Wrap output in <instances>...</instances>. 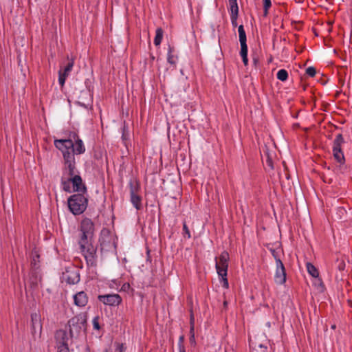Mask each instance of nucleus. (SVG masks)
I'll return each instance as SVG.
<instances>
[{
  "instance_id": "f257e3e1",
  "label": "nucleus",
  "mask_w": 352,
  "mask_h": 352,
  "mask_svg": "<svg viewBox=\"0 0 352 352\" xmlns=\"http://www.w3.org/2000/svg\"><path fill=\"white\" fill-rule=\"evenodd\" d=\"M80 232L78 243L87 263L90 266L96 265L97 248L92 244L95 232V226L91 219L83 218L79 225Z\"/></svg>"
},
{
  "instance_id": "f03ea898",
  "label": "nucleus",
  "mask_w": 352,
  "mask_h": 352,
  "mask_svg": "<svg viewBox=\"0 0 352 352\" xmlns=\"http://www.w3.org/2000/svg\"><path fill=\"white\" fill-rule=\"evenodd\" d=\"M86 313H80L72 317L67 322L70 338H78L85 335L87 326Z\"/></svg>"
},
{
  "instance_id": "7ed1b4c3",
  "label": "nucleus",
  "mask_w": 352,
  "mask_h": 352,
  "mask_svg": "<svg viewBox=\"0 0 352 352\" xmlns=\"http://www.w3.org/2000/svg\"><path fill=\"white\" fill-rule=\"evenodd\" d=\"M67 204L70 212L74 215H79L87 209L88 199L85 194L77 193L68 198Z\"/></svg>"
},
{
  "instance_id": "20e7f679",
  "label": "nucleus",
  "mask_w": 352,
  "mask_h": 352,
  "mask_svg": "<svg viewBox=\"0 0 352 352\" xmlns=\"http://www.w3.org/2000/svg\"><path fill=\"white\" fill-rule=\"evenodd\" d=\"M215 260L217 272L219 276L221 278L223 287L228 288L229 283L227 278V272L228 267L229 254L227 252L224 251L221 254L219 260L217 261V258H216Z\"/></svg>"
},
{
  "instance_id": "39448f33",
  "label": "nucleus",
  "mask_w": 352,
  "mask_h": 352,
  "mask_svg": "<svg viewBox=\"0 0 352 352\" xmlns=\"http://www.w3.org/2000/svg\"><path fill=\"white\" fill-rule=\"evenodd\" d=\"M65 166L63 169L62 177H72L76 175L75 157L72 153H67L65 155Z\"/></svg>"
},
{
  "instance_id": "423d86ee",
  "label": "nucleus",
  "mask_w": 352,
  "mask_h": 352,
  "mask_svg": "<svg viewBox=\"0 0 352 352\" xmlns=\"http://www.w3.org/2000/svg\"><path fill=\"white\" fill-rule=\"evenodd\" d=\"M344 143V138L341 133L336 135L333 146V153L336 160L342 164L345 162L344 156L341 148L342 144Z\"/></svg>"
},
{
  "instance_id": "0eeeda50",
  "label": "nucleus",
  "mask_w": 352,
  "mask_h": 352,
  "mask_svg": "<svg viewBox=\"0 0 352 352\" xmlns=\"http://www.w3.org/2000/svg\"><path fill=\"white\" fill-rule=\"evenodd\" d=\"M63 279L68 284L74 285L80 281V272L74 266L67 267L63 272Z\"/></svg>"
},
{
  "instance_id": "6e6552de",
  "label": "nucleus",
  "mask_w": 352,
  "mask_h": 352,
  "mask_svg": "<svg viewBox=\"0 0 352 352\" xmlns=\"http://www.w3.org/2000/svg\"><path fill=\"white\" fill-rule=\"evenodd\" d=\"M54 145L58 150L61 151L63 158H65V155L67 153H72L71 149L74 146V142L70 139L56 140L54 141Z\"/></svg>"
},
{
  "instance_id": "1a4fd4ad",
  "label": "nucleus",
  "mask_w": 352,
  "mask_h": 352,
  "mask_svg": "<svg viewBox=\"0 0 352 352\" xmlns=\"http://www.w3.org/2000/svg\"><path fill=\"white\" fill-rule=\"evenodd\" d=\"M98 300L104 305L109 306H118L122 302V298L119 294L99 295Z\"/></svg>"
},
{
  "instance_id": "9d476101",
  "label": "nucleus",
  "mask_w": 352,
  "mask_h": 352,
  "mask_svg": "<svg viewBox=\"0 0 352 352\" xmlns=\"http://www.w3.org/2000/svg\"><path fill=\"white\" fill-rule=\"evenodd\" d=\"M69 180L72 184L74 192H78L81 194H85L87 192V187L79 175L69 177Z\"/></svg>"
},
{
  "instance_id": "9b49d317",
  "label": "nucleus",
  "mask_w": 352,
  "mask_h": 352,
  "mask_svg": "<svg viewBox=\"0 0 352 352\" xmlns=\"http://www.w3.org/2000/svg\"><path fill=\"white\" fill-rule=\"evenodd\" d=\"M55 339L57 347H69V341L72 338L68 337L66 330L59 329L55 333Z\"/></svg>"
},
{
  "instance_id": "f8f14e48",
  "label": "nucleus",
  "mask_w": 352,
  "mask_h": 352,
  "mask_svg": "<svg viewBox=\"0 0 352 352\" xmlns=\"http://www.w3.org/2000/svg\"><path fill=\"white\" fill-rule=\"evenodd\" d=\"M276 267L275 282L279 285L284 284L286 281V271L283 262L278 261V263L276 264Z\"/></svg>"
},
{
  "instance_id": "ddd939ff",
  "label": "nucleus",
  "mask_w": 352,
  "mask_h": 352,
  "mask_svg": "<svg viewBox=\"0 0 352 352\" xmlns=\"http://www.w3.org/2000/svg\"><path fill=\"white\" fill-rule=\"evenodd\" d=\"M41 280V277L39 274L35 270L32 271L29 275V278L25 285V289H27V287H28L30 290H35L37 289Z\"/></svg>"
},
{
  "instance_id": "4468645a",
  "label": "nucleus",
  "mask_w": 352,
  "mask_h": 352,
  "mask_svg": "<svg viewBox=\"0 0 352 352\" xmlns=\"http://www.w3.org/2000/svg\"><path fill=\"white\" fill-rule=\"evenodd\" d=\"M74 64V59L72 58L71 60H69V62H68L67 65L65 66L63 72H62L61 70L59 71L58 82H59V84L60 85V86L63 87L64 85V84L65 82L66 78L68 76L70 72L72 71Z\"/></svg>"
},
{
  "instance_id": "2eb2a0df",
  "label": "nucleus",
  "mask_w": 352,
  "mask_h": 352,
  "mask_svg": "<svg viewBox=\"0 0 352 352\" xmlns=\"http://www.w3.org/2000/svg\"><path fill=\"white\" fill-rule=\"evenodd\" d=\"M31 328L32 334L36 333L37 331H41L42 324L41 322V318L36 313L31 314Z\"/></svg>"
},
{
  "instance_id": "dca6fc26",
  "label": "nucleus",
  "mask_w": 352,
  "mask_h": 352,
  "mask_svg": "<svg viewBox=\"0 0 352 352\" xmlns=\"http://www.w3.org/2000/svg\"><path fill=\"white\" fill-rule=\"evenodd\" d=\"M74 300L76 305L85 307L88 302V297L85 292H79L74 296Z\"/></svg>"
},
{
  "instance_id": "f3484780",
  "label": "nucleus",
  "mask_w": 352,
  "mask_h": 352,
  "mask_svg": "<svg viewBox=\"0 0 352 352\" xmlns=\"http://www.w3.org/2000/svg\"><path fill=\"white\" fill-rule=\"evenodd\" d=\"M76 136L77 139L75 140V142L74 143V146L71 149V152H72V154L74 155V154H82L85 151V148L82 141L77 135Z\"/></svg>"
},
{
  "instance_id": "a211bd4d",
  "label": "nucleus",
  "mask_w": 352,
  "mask_h": 352,
  "mask_svg": "<svg viewBox=\"0 0 352 352\" xmlns=\"http://www.w3.org/2000/svg\"><path fill=\"white\" fill-rule=\"evenodd\" d=\"M230 8V17L232 22H236L238 17L239 8L236 0H228Z\"/></svg>"
},
{
  "instance_id": "6ab92c4d",
  "label": "nucleus",
  "mask_w": 352,
  "mask_h": 352,
  "mask_svg": "<svg viewBox=\"0 0 352 352\" xmlns=\"http://www.w3.org/2000/svg\"><path fill=\"white\" fill-rule=\"evenodd\" d=\"M130 201L133 206L138 210H140L142 209V197L138 195V193L130 195Z\"/></svg>"
},
{
  "instance_id": "aec40b11",
  "label": "nucleus",
  "mask_w": 352,
  "mask_h": 352,
  "mask_svg": "<svg viewBox=\"0 0 352 352\" xmlns=\"http://www.w3.org/2000/svg\"><path fill=\"white\" fill-rule=\"evenodd\" d=\"M239 36V41L241 44V47H248L246 44V34L243 28V25H240L238 28Z\"/></svg>"
},
{
  "instance_id": "412c9836",
  "label": "nucleus",
  "mask_w": 352,
  "mask_h": 352,
  "mask_svg": "<svg viewBox=\"0 0 352 352\" xmlns=\"http://www.w3.org/2000/svg\"><path fill=\"white\" fill-rule=\"evenodd\" d=\"M129 189H130V195L138 193L140 190V184L139 182L134 179L131 180L129 184Z\"/></svg>"
},
{
  "instance_id": "4be33fe9",
  "label": "nucleus",
  "mask_w": 352,
  "mask_h": 352,
  "mask_svg": "<svg viewBox=\"0 0 352 352\" xmlns=\"http://www.w3.org/2000/svg\"><path fill=\"white\" fill-rule=\"evenodd\" d=\"M307 270L308 273L314 278H318L319 276V272L317 268L311 263H307Z\"/></svg>"
},
{
  "instance_id": "5701e85b",
  "label": "nucleus",
  "mask_w": 352,
  "mask_h": 352,
  "mask_svg": "<svg viewBox=\"0 0 352 352\" xmlns=\"http://www.w3.org/2000/svg\"><path fill=\"white\" fill-rule=\"evenodd\" d=\"M163 34H164V31L161 28H158L156 30V34H155V37L154 38V44L156 46L160 45L162 38H163Z\"/></svg>"
},
{
  "instance_id": "b1692460",
  "label": "nucleus",
  "mask_w": 352,
  "mask_h": 352,
  "mask_svg": "<svg viewBox=\"0 0 352 352\" xmlns=\"http://www.w3.org/2000/svg\"><path fill=\"white\" fill-rule=\"evenodd\" d=\"M71 181L69 180V177H61V185L63 186V189L65 192H70L71 187H70Z\"/></svg>"
},
{
  "instance_id": "393cba45",
  "label": "nucleus",
  "mask_w": 352,
  "mask_h": 352,
  "mask_svg": "<svg viewBox=\"0 0 352 352\" xmlns=\"http://www.w3.org/2000/svg\"><path fill=\"white\" fill-rule=\"evenodd\" d=\"M240 54H241V56L242 57V60H243L244 65H247L248 63V47H241Z\"/></svg>"
},
{
  "instance_id": "a878e982",
  "label": "nucleus",
  "mask_w": 352,
  "mask_h": 352,
  "mask_svg": "<svg viewBox=\"0 0 352 352\" xmlns=\"http://www.w3.org/2000/svg\"><path fill=\"white\" fill-rule=\"evenodd\" d=\"M287 78L288 73L285 69H281L277 72V78L279 80L285 81L287 79Z\"/></svg>"
},
{
  "instance_id": "bb28decb",
  "label": "nucleus",
  "mask_w": 352,
  "mask_h": 352,
  "mask_svg": "<svg viewBox=\"0 0 352 352\" xmlns=\"http://www.w3.org/2000/svg\"><path fill=\"white\" fill-rule=\"evenodd\" d=\"M173 51H174V48L171 46H169L167 60L171 65H175V60L174 58V56L173 54Z\"/></svg>"
},
{
  "instance_id": "cd10ccee",
  "label": "nucleus",
  "mask_w": 352,
  "mask_h": 352,
  "mask_svg": "<svg viewBox=\"0 0 352 352\" xmlns=\"http://www.w3.org/2000/svg\"><path fill=\"white\" fill-rule=\"evenodd\" d=\"M266 156L265 165L268 167V170L274 169V164L272 159L270 157L268 152L265 153Z\"/></svg>"
},
{
  "instance_id": "c85d7f7f",
  "label": "nucleus",
  "mask_w": 352,
  "mask_h": 352,
  "mask_svg": "<svg viewBox=\"0 0 352 352\" xmlns=\"http://www.w3.org/2000/svg\"><path fill=\"white\" fill-rule=\"evenodd\" d=\"M263 1L264 14L266 15L267 13L268 9L271 7L272 3H271V0H263Z\"/></svg>"
},
{
  "instance_id": "c756f323",
  "label": "nucleus",
  "mask_w": 352,
  "mask_h": 352,
  "mask_svg": "<svg viewBox=\"0 0 352 352\" xmlns=\"http://www.w3.org/2000/svg\"><path fill=\"white\" fill-rule=\"evenodd\" d=\"M115 345L116 346V352H124L125 351V347L124 346L123 344L116 342ZM104 352H109V351L106 350Z\"/></svg>"
},
{
  "instance_id": "7c9ffc66",
  "label": "nucleus",
  "mask_w": 352,
  "mask_h": 352,
  "mask_svg": "<svg viewBox=\"0 0 352 352\" xmlns=\"http://www.w3.org/2000/svg\"><path fill=\"white\" fill-rule=\"evenodd\" d=\"M306 74L311 77H314L316 74V70L314 67H309L306 69Z\"/></svg>"
},
{
  "instance_id": "2f4dec72",
  "label": "nucleus",
  "mask_w": 352,
  "mask_h": 352,
  "mask_svg": "<svg viewBox=\"0 0 352 352\" xmlns=\"http://www.w3.org/2000/svg\"><path fill=\"white\" fill-rule=\"evenodd\" d=\"M183 231H184V236L186 235L188 239H190L191 237L190 230H189L186 222L183 223Z\"/></svg>"
},
{
  "instance_id": "473e14b6",
  "label": "nucleus",
  "mask_w": 352,
  "mask_h": 352,
  "mask_svg": "<svg viewBox=\"0 0 352 352\" xmlns=\"http://www.w3.org/2000/svg\"><path fill=\"white\" fill-rule=\"evenodd\" d=\"M270 252L276 261V264L278 263V261H281L279 257L278 252L276 250L271 248Z\"/></svg>"
},
{
  "instance_id": "72a5a7b5",
  "label": "nucleus",
  "mask_w": 352,
  "mask_h": 352,
  "mask_svg": "<svg viewBox=\"0 0 352 352\" xmlns=\"http://www.w3.org/2000/svg\"><path fill=\"white\" fill-rule=\"evenodd\" d=\"M93 326L94 329L99 330L100 329L98 316H96L93 319Z\"/></svg>"
},
{
  "instance_id": "f704fd0d",
  "label": "nucleus",
  "mask_w": 352,
  "mask_h": 352,
  "mask_svg": "<svg viewBox=\"0 0 352 352\" xmlns=\"http://www.w3.org/2000/svg\"><path fill=\"white\" fill-rule=\"evenodd\" d=\"M184 338L183 336L179 337V352H185L184 346L183 345Z\"/></svg>"
},
{
  "instance_id": "c9c22d12",
  "label": "nucleus",
  "mask_w": 352,
  "mask_h": 352,
  "mask_svg": "<svg viewBox=\"0 0 352 352\" xmlns=\"http://www.w3.org/2000/svg\"><path fill=\"white\" fill-rule=\"evenodd\" d=\"M338 268L339 269L340 271H342L344 270L345 268V263L343 261H340L338 262Z\"/></svg>"
},
{
  "instance_id": "e433bc0d",
  "label": "nucleus",
  "mask_w": 352,
  "mask_h": 352,
  "mask_svg": "<svg viewBox=\"0 0 352 352\" xmlns=\"http://www.w3.org/2000/svg\"><path fill=\"white\" fill-rule=\"evenodd\" d=\"M58 351L57 352H69V347H57Z\"/></svg>"
},
{
  "instance_id": "4c0bfd02",
  "label": "nucleus",
  "mask_w": 352,
  "mask_h": 352,
  "mask_svg": "<svg viewBox=\"0 0 352 352\" xmlns=\"http://www.w3.org/2000/svg\"><path fill=\"white\" fill-rule=\"evenodd\" d=\"M195 319H194V315L192 313V311L190 310V326H194Z\"/></svg>"
},
{
  "instance_id": "58836bf2",
  "label": "nucleus",
  "mask_w": 352,
  "mask_h": 352,
  "mask_svg": "<svg viewBox=\"0 0 352 352\" xmlns=\"http://www.w3.org/2000/svg\"><path fill=\"white\" fill-rule=\"evenodd\" d=\"M317 281L318 282V287H320L321 291H322L324 289L323 283L322 282L321 279H318V280H317Z\"/></svg>"
},
{
  "instance_id": "ea45409f",
  "label": "nucleus",
  "mask_w": 352,
  "mask_h": 352,
  "mask_svg": "<svg viewBox=\"0 0 352 352\" xmlns=\"http://www.w3.org/2000/svg\"><path fill=\"white\" fill-rule=\"evenodd\" d=\"M190 342L191 344H195V335H192V336L190 337Z\"/></svg>"
},
{
  "instance_id": "a19ab883",
  "label": "nucleus",
  "mask_w": 352,
  "mask_h": 352,
  "mask_svg": "<svg viewBox=\"0 0 352 352\" xmlns=\"http://www.w3.org/2000/svg\"><path fill=\"white\" fill-rule=\"evenodd\" d=\"M190 336L192 335H195V333H194V326H192V325H191L190 328Z\"/></svg>"
},
{
  "instance_id": "79ce46f5",
  "label": "nucleus",
  "mask_w": 352,
  "mask_h": 352,
  "mask_svg": "<svg viewBox=\"0 0 352 352\" xmlns=\"http://www.w3.org/2000/svg\"><path fill=\"white\" fill-rule=\"evenodd\" d=\"M122 139L124 140H126V134H125V127L124 126L123 128V133H122Z\"/></svg>"
},
{
  "instance_id": "37998d69",
  "label": "nucleus",
  "mask_w": 352,
  "mask_h": 352,
  "mask_svg": "<svg viewBox=\"0 0 352 352\" xmlns=\"http://www.w3.org/2000/svg\"><path fill=\"white\" fill-rule=\"evenodd\" d=\"M259 347L262 349L263 352H266V349H267L266 346H264L263 345L260 344Z\"/></svg>"
},
{
  "instance_id": "c03bdc74",
  "label": "nucleus",
  "mask_w": 352,
  "mask_h": 352,
  "mask_svg": "<svg viewBox=\"0 0 352 352\" xmlns=\"http://www.w3.org/2000/svg\"><path fill=\"white\" fill-rule=\"evenodd\" d=\"M284 175H285V178H286L287 179H289V174H287V173H285V174H284Z\"/></svg>"
},
{
  "instance_id": "a18cd8bd",
  "label": "nucleus",
  "mask_w": 352,
  "mask_h": 352,
  "mask_svg": "<svg viewBox=\"0 0 352 352\" xmlns=\"http://www.w3.org/2000/svg\"><path fill=\"white\" fill-rule=\"evenodd\" d=\"M223 306H224V307H226V306H227V301H224Z\"/></svg>"
},
{
  "instance_id": "49530a36",
  "label": "nucleus",
  "mask_w": 352,
  "mask_h": 352,
  "mask_svg": "<svg viewBox=\"0 0 352 352\" xmlns=\"http://www.w3.org/2000/svg\"><path fill=\"white\" fill-rule=\"evenodd\" d=\"M313 30H314V33H315L316 36H318V34H317V33H316V29H315V28H313Z\"/></svg>"
},
{
  "instance_id": "de8ad7c7",
  "label": "nucleus",
  "mask_w": 352,
  "mask_h": 352,
  "mask_svg": "<svg viewBox=\"0 0 352 352\" xmlns=\"http://www.w3.org/2000/svg\"><path fill=\"white\" fill-rule=\"evenodd\" d=\"M36 261L34 260V264L36 265Z\"/></svg>"
},
{
  "instance_id": "09e8293b",
  "label": "nucleus",
  "mask_w": 352,
  "mask_h": 352,
  "mask_svg": "<svg viewBox=\"0 0 352 352\" xmlns=\"http://www.w3.org/2000/svg\"><path fill=\"white\" fill-rule=\"evenodd\" d=\"M36 261L34 260V264L36 265Z\"/></svg>"
},
{
  "instance_id": "8fccbe9b",
  "label": "nucleus",
  "mask_w": 352,
  "mask_h": 352,
  "mask_svg": "<svg viewBox=\"0 0 352 352\" xmlns=\"http://www.w3.org/2000/svg\"><path fill=\"white\" fill-rule=\"evenodd\" d=\"M280 27H281V28H283V23H281Z\"/></svg>"
}]
</instances>
